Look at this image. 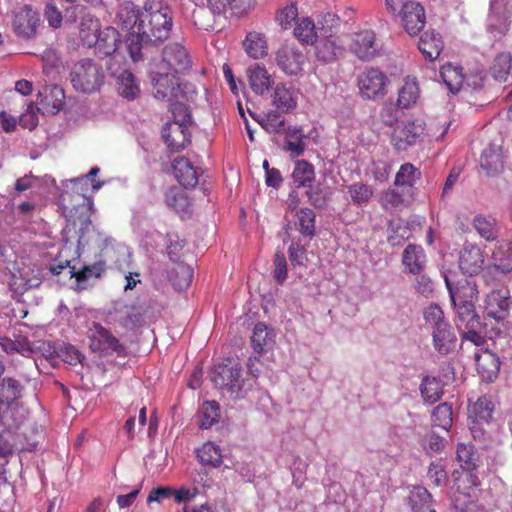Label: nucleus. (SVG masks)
<instances>
[{"instance_id": "obj_37", "label": "nucleus", "mask_w": 512, "mask_h": 512, "mask_svg": "<svg viewBox=\"0 0 512 512\" xmlns=\"http://www.w3.org/2000/svg\"><path fill=\"white\" fill-rule=\"evenodd\" d=\"M457 311L455 319L456 326L459 331L464 328H480V317L476 313L474 303L454 305Z\"/></svg>"}, {"instance_id": "obj_59", "label": "nucleus", "mask_w": 512, "mask_h": 512, "mask_svg": "<svg viewBox=\"0 0 512 512\" xmlns=\"http://www.w3.org/2000/svg\"><path fill=\"white\" fill-rule=\"evenodd\" d=\"M456 455L464 470H474L476 467V453L471 444L460 443L457 446Z\"/></svg>"}, {"instance_id": "obj_22", "label": "nucleus", "mask_w": 512, "mask_h": 512, "mask_svg": "<svg viewBox=\"0 0 512 512\" xmlns=\"http://www.w3.org/2000/svg\"><path fill=\"white\" fill-rule=\"evenodd\" d=\"M476 369L481 379L486 382L494 381L500 370L499 357L489 351L484 350L475 354Z\"/></svg>"}, {"instance_id": "obj_29", "label": "nucleus", "mask_w": 512, "mask_h": 512, "mask_svg": "<svg viewBox=\"0 0 512 512\" xmlns=\"http://www.w3.org/2000/svg\"><path fill=\"white\" fill-rule=\"evenodd\" d=\"M285 134V144L283 150L288 152L292 158L300 157L304 154L306 144L303 129L296 126H289L283 132Z\"/></svg>"}, {"instance_id": "obj_49", "label": "nucleus", "mask_w": 512, "mask_h": 512, "mask_svg": "<svg viewBox=\"0 0 512 512\" xmlns=\"http://www.w3.org/2000/svg\"><path fill=\"white\" fill-rule=\"evenodd\" d=\"M409 503L415 512H428L432 503V496L426 488L417 487L411 491Z\"/></svg>"}, {"instance_id": "obj_1", "label": "nucleus", "mask_w": 512, "mask_h": 512, "mask_svg": "<svg viewBox=\"0 0 512 512\" xmlns=\"http://www.w3.org/2000/svg\"><path fill=\"white\" fill-rule=\"evenodd\" d=\"M171 27L172 17L167 8L160 5H145L137 30L144 36V40L158 44L168 38Z\"/></svg>"}, {"instance_id": "obj_58", "label": "nucleus", "mask_w": 512, "mask_h": 512, "mask_svg": "<svg viewBox=\"0 0 512 512\" xmlns=\"http://www.w3.org/2000/svg\"><path fill=\"white\" fill-rule=\"evenodd\" d=\"M423 317L425 324L434 329V327H439L447 324L448 322L445 320L444 312L438 304L432 303L428 307L424 309Z\"/></svg>"}, {"instance_id": "obj_24", "label": "nucleus", "mask_w": 512, "mask_h": 512, "mask_svg": "<svg viewBox=\"0 0 512 512\" xmlns=\"http://www.w3.org/2000/svg\"><path fill=\"white\" fill-rule=\"evenodd\" d=\"M120 35L113 27H105L100 30L97 36V42L92 47L95 48L96 54L101 57L113 55L118 47Z\"/></svg>"}, {"instance_id": "obj_50", "label": "nucleus", "mask_w": 512, "mask_h": 512, "mask_svg": "<svg viewBox=\"0 0 512 512\" xmlns=\"http://www.w3.org/2000/svg\"><path fill=\"white\" fill-rule=\"evenodd\" d=\"M421 177V172L411 163L402 164L396 173V186L412 187Z\"/></svg>"}, {"instance_id": "obj_38", "label": "nucleus", "mask_w": 512, "mask_h": 512, "mask_svg": "<svg viewBox=\"0 0 512 512\" xmlns=\"http://www.w3.org/2000/svg\"><path fill=\"white\" fill-rule=\"evenodd\" d=\"M245 52L253 59H260L267 55L268 47L264 34L249 32L243 42Z\"/></svg>"}, {"instance_id": "obj_15", "label": "nucleus", "mask_w": 512, "mask_h": 512, "mask_svg": "<svg viewBox=\"0 0 512 512\" xmlns=\"http://www.w3.org/2000/svg\"><path fill=\"white\" fill-rule=\"evenodd\" d=\"M351 50L361 60L374 58L379 50L375 33L372 30H363L356 33L351 44Z\"/></svg>"}, {"instance_id": "obj_12", "label": "nucleus", "mask_w": 512, "mask_h": 512, "mask_svg": "<svg viewBox=\"0 0 512 512\" xmlns=\"http://www.w3.org/2000/svg\"><path fill=\"white\" fill-rule=\"evenodd\" d=\"M158 67L149 64V76L157 99H169L176 96L179 89L178 78L173 73H157Z\"/></svg>"}, {"instance_id": "obj_34", "label": "nucleus", "mask_w": 512, "mask_h": 512, "mask_svg": "<svg viewBox=\"0 0 512 512\" xmlns=\"http://www.w3.org/2000/svg\"><path fill=\"white\" fill-rule=\"evenodd\" d=\"M492 264L495 269L502 273L512 271V242L500 241L492 251Z\"/></svg>"}, {"instance_id": "obj_2", "label": "nucleus", "mask_w": 512, "mask_h": 512, "mask_svg": "<svg viewBox=\"0 0 512 512\" xmlns=\"http://www.w3.org/2000/svg\"><path fill=\"white\" fill-rule=\"evenodd\" d=\"M73 87L82 93L97 91L103 84L104 72L100 65L92 59L76 62L70 72Z\"/></svg>"}, {"instance_id": "obj_26", "label": "nucleus", "mask_w": 512, "mask_h": 512, "mask_svg": "<svg viewBox=\"0 0 512 512\" xmlns=\"http://www.w3.org/2000/svg\"><path fill=\"white\" fill-rule=\"evenodd\" d=\"M402 263L410 274L423 272L426 265V254L420 245L409 244L402 253Z\"/></svg>"}, {"instance_id": "obj_52", "label": "nucleus", "mask_w": 512, "mask_h": 512, "mask_svg": "<svg viewBox=\"0 0 512 512\" xmlns=\"http://www.w3.org/2000/svg\"><path fill=\"white\" fill-rule=\"evenodd\" d=\"M473 227L478 234L487 241H493L498 236V229L494 219L477 215L473 220Z\"/></svg>"}, {"instance_id": "obj_45", "label": "nucleus", "mask_w": 512, "mask_h": 512, "mask_svg": "<svg viewBox=\"0 0 512 512\" xmlns=\"http://www.w3.org/2000/svg\"><path fill=\"white\" fill-rule=\"evenodd\" d=\"M282 112L277 109L269 110L265 113L260 120H258L261 127L270 134H282L285 128V119Z\"/></svg>"}, {"instance_id": "obj_57", "label": "nucleus", "mask_w": 512, "mask_h": 512, "mask_svg": "<svg viewBox=\"0 0 512 512\" xmlns=\"http://www.w3.org/2000/svg\"><path fill=\"white\" fill-rule=\"evenodd\" d=\"M201 423L200 427L208 429L218 422L220 418V407L216 401H206L201 409Z\"/></svg>"}, {"instance_id": "obj_51", "label": "nucleus", "mask_w": 512, "mask_h": 512, "mask_svg": "<svg viewBox=\"0 0 512 512\" xmlns=\"http://www.w3.org/2000/svg\"><path fill=\"white\" fill-rule=\"evenodd\" d=\"M295 37L305 44H314L317 32L314 22L310 18H302L294 29Z\"/></svg>"}, {"instance_id": "obj_4", "label": "nucleus", "mask_w": 512, "mask_h": 512, "mask_svg": "<svg viewBox=\"0 0 512 512\" xmlns=\"http://www.w3.org/2000/svg\"><path fill=\"white\" fill-rule=\"evenodd\" d=\"M496 405L491 396L484 395L477 399L469 408L470 432L475 440H483L485 430L483 424H488L495 411Z\"/></svg>"}, {"instance_id": "obj_18", "label": "nucleus", "mask_w": 512, "mask_h": 512, "mask_svg": "<svg viewBox=\"0 0 512 512\" xmlns=\"http://www.w3.org/2000/svg\"><path fill=\"white\" fill-rule=\"evenodd\" d=\"M509 309V297L501 291L495 290L487 295L484 304V314L486 317L497 322L503 321L509 315Z\"/></svg>"}, {"instance_id": "obj_42", "label": "nucleus", "mask_w": 512, "mask_h": 512, "mask_svg": "<svg viewBox=\"0 0 512 512\" xmlns=\"http://www.w3.org/2000/svg\"><path fill=\"white\" fill-rule=\"evenodd\" d=\"M440 75L452 93L458 92L464 83L465 77L461 67L445 64L441 67Z\"/></svg>"}, {"instance_id": "obj_13", "label": "nucleus", "mask_w": 512, "mask_h": 512, "mask_svg": "<svg viewBox=\"0 0 512 512\" xmlns=\"http://www.w3.org/2000/svg\"><path fill=\"white\" fill-rule=\"evenodd\" d=\"M401 24L409 35H417L425 26L426 15L424 7L419 2L408 4L406 8L396 13Z\"/></svg>"}, {"instance_id": "obj_23", "label": "nucleus", "mask_w": 512, "mask_h": 512, "mask_svg": "<svg viewBox=\"0 0 512 512\" xmlns=\"http://www.w3.org/2000/svg\"><path fill=\"white\" fill-rule=\"evenodd\" d=\"M172 167L175 178L183 187L194 188L198 184V173L187 158H175Z\"/></svg>"}, {"instance_id": "obj_33", "label": "nucleus", "mask_w": 512, "mask_h": 512, "mask_svg": "<svg viewBox=\"0 0 512 512\" xmlns=\"http://www.w3.org/2000/svg\"><path fill=\"white\" fill-rule=\"evenodd\" d=\"M115 86L119 96L129 101L135 100L140 94L139 83L129 70H123L116 76Z\"/></svg>"}, {"instance_id": "obj_32", "label": "nucleus", "mask_w": 512, "mask_h": 512, "mask_svg": "<svg viewBox=\"0 0 512 512\" xmlns=\"http://www.w3.org/2000/svg\"><path fill=\"white\" fill-rule=\"evenodd\" d=\"M24 386L13 377L0 378V403L6 407L12 406L22 398Z\"/></svg>"}, {"instance_id": "obj_35", "label": "nucleus", "mask_w": 512, "mask_h": 512, "mask_svg": "<svg viewBox=\"0 0 512 512\" xmlns=\"http://www.w3.org/2000/svg\"><path fill=\"white\" fill-rule=\"evenodd\" d=\"M116 18L123 29L134 30L141 21L142 12L133 2L125 1L119 6Z\"/></svg>"}, {"instance_id": "obj_43", "label": "nucleus", "mask_w": 512, "mask_h": 512, "mask_svg": "<svg viewBox=\"0 0 512 512\" xmlns=\"http://www.w3.org/2000/svg\"><path fill=\"white\" fill-rule=\"evenodd\" d=\"M193 278L192 269L185 264H176L168 272V279L172 285L178 289L183 290L190 286Z\"/></svg>"}, {"instance_id": "obj_7", "label": "nucleus", "mask_w": 512, "mask_h": 512, "mask_svg": "<svg viewBox=\"0 0 512 512\" xmlns=\"http://www.w3.org/2000/svg\"><path fill=\"white\" fill-rule=\"evenodd\" d=\"M275 61L278 68L287 76H299L304 71L307 61L305 53L292 44L282 45L276 52Z\"/></svg>"}, {"instance_id": "obj_20", "label": "nucleus", "mask_w": 512, "mask_h": 512, "mask_svg": "<svg viewBox=\"0 0 512 512\" xmlns=\"http://www.w3.org/2000/svg\"><path fill=\"white\" fill-rule=\"evenodd\" d=\"M445 284L453 305L474 303L478 298V289L475 281L465 279L454 288L448 277L445 276Z\"/></svg>"}, {"instance_id": "obj_11", "label": "nucleus", "mask_w": 512, "mask_h": 512, "mask_svg": "<svg viewBox=\"0 0 512 512\" xmlns=\"http://www.w3.org/2000/svg\"><path fill=\"white\" fill-rule=\"evenodd\" d=\"M241 375V366L239 363H221L215 366L211 373V381L216 387L227 388L231 392L239 389V379Z\"/></svg>"}, {"instance_id": "obj_64", "label": "nucleus", "mask_w": 512, "mask_h": 512, "mask_svg": "<svg viewBox=\"0 0 512 512\" xmlns=\"http://www.w3.org/2000/svg\"><path fill=\"white\" fill-rule=\"evenodd\" d=\"M404 203V197L397 189L389 188L382 192L380 204L385 209H392L401 206Z\"/></svg>"}, {"instance_id": "obj_5", "label": "nucleus", "mask_w": 512, "mask_h": 512, "mask_svg": "<svg viewBox=\"0 0 512 512\" xmlns=\"http://www.w3.org/2000/svg\"><path fill=\"white\" fill-rule=\"evenodd\" d=\"M80 198L81 202L75 206L63 205V214L74 228L78 227L79 238H83L92 224L91 216L94 213V203L92 198L85 194H81Z\"/></svg>"}, {"instance_id": "obj_63", "label": "nucleus", "mask_w": 512, "mask_h": 512, "mask_svg": "<svg viewBox=\"0 0 512 512\" xmlns=\"http://www.w3.org/2000/svg\"><path fill=\"white\" fill-rule=\"evenodd\" d=\"M198 8L193 11L192 17L195 26L201 30H210L214 27V15L210 10H207V5L197 6Z\"/></svg>"}, {"instance_id": "obj_47", "label": "nucleus", "mask_w": 512, "mask_h": 512, "mask_svg": "<svg viewBox=\"0 0 512 512\" xmlns=\"http://www.w3.org/2000/svg\"><path fill=\"white\" fill-rule=\"evenodd\" d=\"M420 392L423 400L430 404L437 402L443 394L440 381L429 376L422 379Z\"/></svg>"}, {"instance_id": "obj_16", "label": "nucleus", "mask_w": 512, "mask_h": 512, "mask_svg": "<svg viewBox=\"0 0 512 512\" xmlns=\"http://www.w3.org/2000/svg\"><path fill=\"white\" fill-rule=\"evenodd\" d=\"M246 75L251 90L259 96L266 94L274 84L273 76L265 66L258 63L249 66Z\"/></svg>"}, {"instance_id": "obj_36", "label": "nucleus", "mask_w": 512, "mask_h": 512, "mask_svg": "<svg viewBox=\"0 0 512 512\" xmlns=\"http://www.w3.org/2000/svg\"><path fill=\"white\" fill-rule=\"evenodd\" d=\"M0 347L10 355L18 353L24 357H30L35 352L30 340L22 335L17 336L15 339L0 336Z\"/></svg>"}, {"instance_id": "obj_9", "label": "nucleus", "mask_w": 512, "mask_h": 512, "mask_svg": "<svg viewBox=\"0 0 512 512\" xmlns=\"http://www.w3.org/2000/svg\"><path fill=\"white\" fill-rule=\"evenodd\" d=\"M387 77L377 68L363 71L357 80L360 94L365 99H375L385 94Z\"/></svg>"}, {"instance_id": "obj_44", "label": "nucleus", "mask_w": 512, "mask_h": 512, "mask_svg": "<svg viewBox=\"0 0 512 512\" xmlns=\"http://www.w3.org/2000/svg\"><path fill=\"white\" fill-rule=\"evenodd\" d=\"M294 183L299 187H309L315 178V170L306 160H297L292 173Z\"/></svg>"}, {"instance_id": "obj_27", "label": "nucleus", "mask_w": 512, "mask_h": 512, "mask_svg": "<svg viewBox=\"0 0 512 512\" xmlns=\"http://www.w3.org/2000/svg\"><path fill=\"white\" fill-rule=\"evenodd\" d=\"M274 343V330L269 329L268 326L262 322L257 323L254 326L253 333L251 336V346L253 350L258 354H262L272 349Z\"/></svg>"}, {"instance_id": "obj_54", "label": "nucleus", "mask_w": 512, "mask_h": 512, "mask_svg": "<svg viewBox=\"0 0 512 512\" xmlns=\"http://www.w3.org/2000/svg\"><path fill=\"white\" fill-rule=\"evenodd\" d=\"M295 225L304 236L312 237L315 234V213L309 208H303L296 213Z\"/></svg>"}, {"instance_id": "obj_19", "label": "nucleus", "mask_w": 512, "mask_h": 512, "mask_svg": "<svg viewBox=\"0 0 512 512\" xmlns=\"http://www.w3.org/2000/svg\"><path fill=\"white\" fill-rule=\"evenodd\" d=\"M271 102L278 112L288 114L297 107L298 93L293 87H288L284 83H278L271 95Z\"/></svg>"}, {"instance_id": "obj_53", "label": "nucleus", "mask_w": 512, "mask_h": 512, "mask_svg": "<svg viewBox=\"0 0 512 512\" xmlns=\"http://www.w3.org/2000/svg\"><path fill=\"white\" fill-rule=\"evenodd\" d=\"M473 470H467V473L457 479V491L468 497H476L477 492L480 491V480Z\"/></svg>"}, {"instance_id": "obj_55", "label": "nucleus", "mask_w": 512, "mask_h": 512, "mask_svg": "<svg viewBox=\"0 0 512 512\" xmlns=\"http://www.w3.org/2000/svg\"><path fill=\"white\" fill-rule=\"evenodd\" d=\"M452 407L447 403L439 404L432 413V425L449 430L452 426Z\"/></svg>"}, {"instance_id": "obj_28", "label": "nucleus", "mask_w": 512, "mask_h": 512, "mask_svg": "<svg viewBox=\"0 0 512 512\" xmlns=\"http://www.w3.org/2000/svg\"><path fill=\"white\" fill-rule=\"evenodd\" d=\"M480 165L488 175H494L503 170L504 154L500 146L490 145L481 154Z\"/></svg>"}, {"instance_id": "obj_3", "label": "nucleus", "mask_w": 512, "mask_h": 512, "mask_svg": "<svg viewBox=\"0 0 512 512\" xmlns=\"http://www.w3.org/2000/svg\"><path fill=\"white\" fill-rule=\"evenodd\" d=\"M150 64L158 67L157 73H183L190 67V58L184 48L179 43H171L165 46L162 57L159 60H153Z\"/></svg>"}, {"instance_id": "obj_61", "label": "nucleus", "mask_w": 512, "mask_h": 512, "mask_svg": "<svg viewBox=\"0 0 512 512\" xmlns=\"http://www.w3.org/2000/svg\"><path fill=\"white\" fill-rule=\"evenodd\" d=\"M348 193L354 204L362 205L370 200L373 195V190L370 186L357 182L348 187Z\"/></svg>"}, {"instance_id": "obj_17", "label": "nucleus", "mask_w": 512, "mask_h": 512, "mask_svg": "<svg viewBox=\"0 0 512 512\" xmlns=\"http://www.w3.org/2000/svg\"><path fill=\"white\" fill-rule=\"evenodd\" d=\"M484 255L482 250L473 244H467L460 252L459 267L464 274L477 275L483 269Z\"/></svg>"}, {"instance_id": "obj_10", "label": "nucleus", "mask_w": 512, "mask_h": 512, "mask_svg": "<svg viewBox=\"0 0 512 512\" xmlns=\"http://www.w3.org/2000/svg\"><path fill=\"white\" fill-rule=\"evenodd\" d=\"M423 133L424 126L421 122L407 121L394 129L391 144L397 151H405L408 147L415 145Z\"/></svg>"}, {"instance_id": "obj_48", "label": "nucleus", "mask_w": 512, "mask_h": 512, "mask_svg": "<svg viewBox=\"0 0 512 512\" xmlns=\"http://www.w3.org/2000/svg\"><path fill=\"white\" fill-rule=\"evenodd\" d=\"M339 49L333 36L329 35L318 41L316 45V57L319 61L324 63L332 62L336 59Z\"/></svg>"}, {"instance_id": "obj_14", "label": "nucleus", "mask_w": 512, "mask_h": 512, "mask_svg": "<svg viewBox=\"0 0 512 512\" xmlns=\"http://www.w3.org/2000/svg\"><path fill=\"white\" fill-rule=\"evenodd\" d=\"M190 123L168 122L162 129V137L168 147L180 150L190 143Z\"/></svg>"}, {"instance_id": "obj_6", "label": "nucleus", "mask_w": 512, "mask_h": 512, "mask_svg": "<svg viewBox=\"0 0 512 512\" xmlns=\"http://www.w3.org/2000/svg\"><path fill=\"white\" fill-rule=\"evenodd\" d=\"M89 345L93 352L108 355L111 352L117 355L125 354V347L111 333L110 330L102 326L100 323L94 322L89 329Z\"/></svg>"}, {"instance_id": "obj_56", "label": "nucleus", "mask_w": 512, "mask_h": 512, "mask_svg": "<svg viewBox=\"0 0 512 512\" xmlns=\"http://www.w3.org/2000/svg\"><path fill=\"white\" fill-rule=\"evenodd\" d=\"M149 43L150 42L144 40V36H142L141 32L138 30L129 33L126 37V47L133 62H137L142 59L143 46L144 44Z\"/></svg>"}, {"instance_id": "obj_46", "label": "nucleus", "mask_w": 512, "mask_h": 512, "mask_svg": "<svg viewBox=\"0 0 512 512\" xmlns=\"http://www.w3.org/2000/svg\"><path fill=\"white\" fill-rule=\"evenodd\" d=\"M197 458L204 465L219 467L222 464L220 448L213 442H206L197 450Z\"/></svg>"}, {"instance_id": "obj_40", "label": "nucleus", "mask_w": 512, "mask_h": 512, "mask_svg": "<svg viewBox=\"0 0 512 512\" xmlns=\"http://www.w3.org/2000/svg\"><path fill=\"white\" fill-rule=\"evenodd\" d=\"M165 202L178 214H186L191 207V201L186 192L177 187L170 188L165 195Z\"/></svg>"}, {"instance_id": "obj_30", "label": "nucleus", "mask_w": 512, "mask_h": 512, "mask_svg": "<svg viewBox=\"0 0 512 512\" xmlns=\"http://www.w3.org/2000/svg\"><path fill=\"white\" fill-rule=\"evenodd\" d=\"M444 43L440 34L434 31H427L420 36L418 48L425 59L434 61L443 49Z\"/></svg>"}, {"instance_id": "obj_60", "label": "nucleus", "mask_w": 512, "mask_h": 512, "mask_svg": "<svg viewBox=\"0 0 512 512\" xmlns=\"http://www.w3.org/2000/svg\"><path fill=\"white\" fill-rule=\"evenodd\" d=\"M298 17V8L294 3H289L278 9L275 20L283 28L289 29Z\"/></svg>"}, {"instance_id": "obj_21", "label": "nucleus", "mask_w": 512, "mask_h": 512, "mask_svg": "<svg viewBox=\"0 0 512 512\" xmlns=\"http://www.w3.org/2000/svg\"><path fill=\"white\" fill-rule=\"evenodd\" d=\"M106 270V262L99 260L90 265H84L81 269L76 270L75 267H70V277L75 278L76 286L75 291L81 292L89 287V280L91 278L99 279Z\"/></svg>"}, {"instance_id": "obj_8", "label": "nucleus", "mask_w": 512, "mask_h": 512, "mask_svg": "<svg viewBox=\"0 0 512 512\" xmlns=\"http://www.w3.org/2000/svg\"><path fill=\"white\" fill-rule=\"evenodd\" d=\"M39 25L40 15L30 5H24L13 13V31L20 38L30 39L34 37Z\"/></svg>"}, {"instance_id": "obj_25", "label": "nucleus", "mask_w": 512, "mask_h": 512, "mask_svg": "<svg viewBox=\"0 0 512 512\" xmlns=\"http://www.w3.org/2000/svg\"><path fill=\"white\" fill-rule=\"evenodd\" d=\"M432 341L434 349L438 353L442 355L450 353L454 349L456 343V335L453 332L451 325L447 323L443 326L434 327L432 330Z\"/></svg>"}, {"instance_id": "obj_39", "label": "nucleus", "mask_w": 512, "mask_h": 512, "mask_svg": "<svg viewBox=\"0 0 512 512\" xmlns=\"http://www.w3.org/2000/svg\"><path fill=\"white\" fill-rule=\"evenodd\" d=\"M419 86L414 78H405L402 87L399 89L397 106L402 109L410 108L419 98Z\"/></svg>"}, {"instance_id": "obj_41", "label": "nucleus", "mask_w": 512, "mask_h": 512, "mask_svg": "<svg viewBox=\"0 0 512 512\" xmlns=\"http://www.w3.org/2000/svg\"><path fill=\"white\" fill-rule=\"evenodd\" d=\"M100 24L91 16L84 17L80 23L79 37L83 46L91 48L97 42Z\"/></svg>"}, {"instance_id": "obj_62", "label": "nucleus", "mask_w": 512, "mask_h": 512, "mask_svg": "<svg viewBox=\"0 0 512 512\" xmlns=\"http://www.w3.org/2000/svg\"><path fill=\"white\" fill-rule=\"evenodd\" d=\"M511 56L507 53L498 54L491 68L493 77L497 80H506L511 68Z\"/></svg>"}, {"instance_id": "obj_31", "label": "nucleus", "mask_w": 512, "mask_h": 512, "mask_svg": "<svg viewBox=\"0 0 512 512\" xmlns=\"http://www.w3.org/2000/svg\"><path fill=\"white\" fill-rule=\"evenodd\" d=\"M40 96V105L46 113L56 114L64 106L65 93L58 85L46 87Z\"/></svg>"}]
</instances>
